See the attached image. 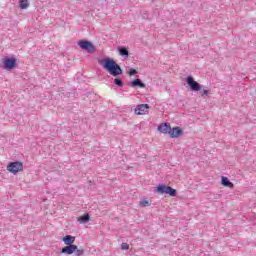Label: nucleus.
Returning <instances> with one entry per match:
<instances>
[{"instance_id": "412c9836", "label": "nucleus", "mask_w": 256, "mask_h": 256, "mask_svg": "<svg viewBox=\"0 0 256 256\" xmlns=\"http://www.w3.org/2000/svg\"><path fill=\"white\" fill-rule=\"evenodd\" d=\"M121 250L122 251H129V245L127 243H122Z\"/></svg>"}, {"instance_id": "39448f33", "label": "nucleus", "mask_w": 256, "mask_h": 256, "mask_svg": "<svg viewBox=\"0 0 256 256\" xmlns=\"http://www.w3.org/2000/svg\"><path fill=\"white\" fill-rule=\"evenodd\" d=\"M149 109L150 107L148 104H140L135 108L134 113L135 115H147Z\"/></svg>"}, {"instance_id": "6e6552de", "label": "nucleus", "mask_w": 256, "mask_h": 256, "mask_svg": "<svg viewBox=\"0 0 256 256\" xmlns=\"http://www.w3.org/2000/svg\"><path fill=\"white\" fill-rule=\"evenodd\" d=\"M158 131L159 133H163L164 135H167V133L169 134V132L171 131V124L170 123H162L158 126Z\"/></svg>"}, {"instance_id": "ddd939ff", "label": "nucleus", "mask_w": 256, "mask_h": 256, "mask_svg": "<svg viewBox=\"0 0 256 256\" xmlns=\"http://www.w3.org/2000/svg\"><path fill=\"white\" fill-rule=\"evenodd\" d=\"M90 220L91 216L89 214H84L83 216L77 218L78 223H89Z\"/></svg>"}, {"instance_id": "dca6fc26", "label": "nucleus", "mask_w": 256, "mask_h": 256, "mask_svg": "<svg viewBox=\"0 0 256 256\" xmlns=\"http://www.w3.org/2000/svg\"><path fill=\"white\" fill-rule=\"evenodd\" d=\"M19 7H20V9H28L29 8V0H20Z\"/></svg>"}, {"instance_id": "9b49d317", "label": "nucleus", "mask_w": 256, "mask_h": 256, "mask_svg": "<svg viewBox=\"0 0 256 256\" xmlns=\"http://www.w3.org/2000/svg\"><path fill=\"white\" fill-rule=\"evenodd\" d=\"M221 185L224 187H229V189H233L234 187L233 182L229 181V178L225 176H222L221 178Z\"/></svg>"}, {"instance_id": "4be33fe9", "label": "nucleus", "mask_w": 256, "mask_h": 256, "mask_svg": "<svg viewBox=\"0 0 256 256\" xmlns=\"http://www.w3.org/2000/svg\"><path fill=\"white\" fill-rule=\"evenodd\" d=\"M135 73H137V70H135V69H130L129 71H128V75L131 77V76H133V75H135Z\"/></svg>"}, {"instance_id": "4468645a", "label": "nucleus", "mask_w": 256, "mask_h": 256, "mask_svg": "<svg viewBox=\"0 0 256 256\" xmlns=\"http://www.w3.org/2000/svg\"><path fill=\"white\" fill-rule=\"evenodd\" d=\"M118 51H119L120 55H122V57H129V50H127V48L119 47Z\"/></svg>"}, {"instance_id": "7ed1b4c3", "label": "nucleus", "mask_w": 256, "mask_h": 256, "mask_svg": "<svg viewBox=\"0 0 256 256\" xmlns=\"http://www.w3.org/2000/svg\"><path fill=\"white\" fill-rule=\"evenodd\" d=\"M78 46L80 49H84V51H87L88 53H95V46L87 40H80L78 42Z\"/></svg>"}, {"instance_id": "6ab92c4d", "label": "nucleus", "mask_w": 256, "mask_h": 256, "mask_svg": "<svg viewBox=\"0 0 256 256\" xmlns=\"http://www.w3.org/2000/svg\"><path fill=\"white\" fill-rule=\"evenodd\" d=\"M74 253H75L76 256H83L85 254V250L84 249H79L76 246V250L74 251Z\"/></svg>"}, {"instance_id": "9d476101", "label": "nucleus", "mask_w": 256, "mask_h": 256, "mask_svg": "<svg viewBox=\"0 0 256 256\" xmlns=\"http://www.w3.org/2000/svg\"><path fill=\"white\" fill-rule=\"evenodd\" d=\"M62 241L64 245H67V246L74 245L73 243H75V236L66 235L62 238Z\"/></svg>"}, {"instance_id": "0eeeda50", "label": "nucleus", "mask_w": 256, "mask_h": 256, "mask_svg": "<svg viewBox=\"0 0 256 256\" xmlns=\"http://www.w3.org/2000/svg\"><path fill=\"white\" fill-rule=\"evenodd\" d=\"M171 139H177L183 135V130L179 127L170 128V132L168 133Z\"/></svg>"}, {"instance_id": "5701e85b", "label": "nucleus", "mask_w": 256, "mask_h": 256, "mask_svg": "<svg viewBox=\"0 0 256 256\" xmlns=\"http://www.w3.org/2000/svg\"><path fill=\"white\" fill-rule=\"evenodd\" d=\"M209 95V90H203L202 97H207Z\"/></svg>"}, {"instance_id": "20e7f679", "label": "nucleus", "mask_w": 256, "mask_h": 256, "mask_svg": "<svg viewBox=\"0 0 256 256\" xmlns=\"http://www.w3.org/2000/svg\"><path fill=\"white\" fill-rule=\"evenodd\" d=\"M4 69L11 71L17 65V60L15 58H5L3 60Z\"/></svg>"}, {"instance_id": "423d86ee", "label": "nucleus", "mask_w": 256, "mask_h": 256, "mask_svg": "<svg viewBox=\"0 0 256 256\" xmlns=\"http://www.w3.org/2000/svg\"><path fill=\"white\" fill-rule=\"evenodd\" d=\"M187 83L192 91H201V84L195 81L193 77L189 76Z\"/></svg>"}, {"instance_id": "aec40b11", "label": "nucleus", "mask_w": 256, "mask_h": 256, "mask_svg": "<svg viewBox=\"0 0 256 256\" xmlns=\"http://www.w3.org/2000/svg\"><path fill=\"white\" fill-rule=\"evenodd\" d=\"M114 83L115 85H117L118 87H123V80L119 79V78H115L114 79Z\"/></svg>"}, {"instance_id": "f3484780", "label": "nucleus", "mask_w": 256, "mask_h": 256, "mask_svg": "<svg viewBox=\"0 0 256 256\" xmlns=\"http://www.w3.org/2000/svg\"><path fill=\"white\" fill-rule=\"evenodd\" d=\"M166 194L170 195L171 197H175V195H177V190H175L171 186H168V189L166 190Z\"/></svg>"}, {"instance_id": "a211bd4d", "label": "nucleus", "mask_w": 256, "mask_h": 256, "mask_svg": "<svg viewBox=\"0 0 256 256\" xmlns=\"http://www.w3.org/2000/svg\"><path fill=\"white\" fill-rule=\"evenodd\" d=\"M140 205L142 207H150L151 206V202H149V200H147V199H143V200L140 201Z\"/></svg>"}, {"instance_id": "f257e3e1", "label": "nucleus", "mask_w": 256, "mask_h": 256, "mask_svg": "<svg viewBox=\"0 0 256 256\" xmlns=\"http://www.w3.org/2000/svg\"><path fill=\"white\" fill-rule=\"evenodd\" d=\"M99 65L105 69L109 73V75H112V77H117L118 75H123V70L121 69V66L117 64L113 60V58H105L103 60L99 61Z\"/></svg>"}, {"instance_id": "f8f14e48", "label": "nucleus", "mask_w": 256, "mask_h": 256, "mask_svg": "<svg viewBox=\"0 0 256 256\" xmlns=\"http://www.w3.org/2000/svg\"><path fill=\"white\" fill-rule=\"evenodd\" d=\"M131 87H140V89H145V84L141 81V79L137 78L131 82Z\"/></svg>"}, {"instance_id": "1a4fd4ad", "label": "nucleus", "mask_w": 256, "mask_h": 256, "mask_svg": "<svg viewBox=\"0 0 256 256\" xmlns=\"http://www.w3.org/2000/svg\"><path fill=\"white\" fill-rule=\"evenodd\" d=\"M75 251H77V245H70L62 248L61 253H63L64 255H73Z\"/></svg>"}, {"instance_id": "2eb2a0df", "label": "nucleus", "mask_w": 256, "mask_h": 256, "mask_svg": "<svg viewBox=\"0 0 256 256\" xmlns=\"http://www.w3.org/2000/svg\"><path fill=\"white\" fill-rule=\"evenodd\" d=\"M169 188V186H165V185H159L157 186V192L160 193V195H163V193H167V189Z\"/></svg>"}, {"instance_id": "f03ea898", "label": "nucleus", "mask_w": 256, "mask_h": 256, "mask_svg": "<svg viewBox=\"0 0 256 256\" xmlns=\"http://www.w3.org/2000/svg\"><path fill=\"white\" fill-rule=\"evenodd\" d=\"M7 171H9V173H13L14 175H17V173H19V171H23V163L16 161V162H10L7 166H6Z\"/></svg>"}]
</instances>
